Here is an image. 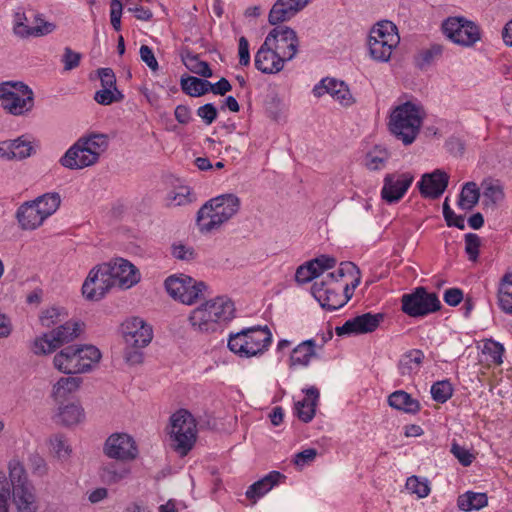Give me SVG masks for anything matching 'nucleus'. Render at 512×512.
Returning <instances> with one entry per match:
<instances>
[{
    "label": "nucleus",
    "instance_id": "nucleus-45",
    "mask_svg": "<svg viewBox=\"0 0 512 512\" xmlns=\"http://www.w3.org/2000/svg\"><path fill=\"white\" fill-rule=\"evenodd\" d=\"M130 470L119 463H108L101 468V479L107 484H115L124 479Z\"/></svg>",
    "mask_w": 512,
    "mask_h": 512
},
{
    "label": "nucleus",
    "instance_id": "nucleus-57",
    "mask_svg": "<svg viewBox=\"0 0 512 512\" xmlns=\"http://www.w3.org/2000/svg\"><path fill=\"white\" fill-rule=\"evenodd\" d=\"M62 310L57 307H50L44 310L40 316V322L44 327H51L61 320Z\"/></svg>",
    "mask_w": 512,
    "mask_h": 512
},
{
    "label": "nucleus",
    "instance_id": "nucleus-2",
    "mask_svg": "<svg viewBox=\"0 0 512 512\" xmlns=\"http://www.w3.org/2000/svg\"><path fill=\"white\" fill-rule=\"evenodd\" d=\"M10 497L17 512H38L36 488L23 463L14 458L8 462Z\"/></svg>",
    "mask_w": 512,
    "mask_h": 512
},
{
    "label": "nucleus",
    "instance_id": "nucleus-5",
    "mask_svg": "<svg viewBox=\"0 0 512 512\" xmlns=\"http://www.w3.org/2000/svg\"><path fill=\"white\" fill-rule=\"evenodd\" d=\"M272 342V333L267 326L245 328L228 339V348L242 358H251L266 352Z\"/></svg>",
    "mask_w": 512,
    "mask_h": 512
},
{
    "label": "nucleus",
    "instance_id": "nucleus-31",
    "mask_svg": "<svg viewBox=\"0 0 512 512\" xmlns=\"http://www.w3.org/2000/svg\"><path fill=\"white\" fill-rule=\"evenodd\" d=\"M324 282L320 284L315 283L313 286L314 296L319 301L320 305L330 311H335L341 308L345 301L333 289L325 288Z\"/></svg>",
    "mask_w": 512,
    "mask_h": 512
},
{
    "label": "nucleus",
    "instance_id": "nucleus-17",
    "mask_svg": "<svg viewBox=\"0 0 512 512\" xmlns=\"http://www.w3.org/2000/svg\"><path fill=\"white\" fill-rule=\"evenodd\" d=\"M122 332L125 344L136 348L146 347L153 338L152 327L139 317L126 320Z\"/></svg>",
    "mask_w": 512,
    "mask_h": 512
},
{
    "label": "nucleus",
    "instance_id": "nucleus-47",
    "mask_svg": "<svg viewBox=\"0 0 512 512\" xmlns=\"http://www.w3.org/2000/svg\"><path fill=\"white\" fill-rule=\"evenodd\" d=\"M193 201L190 188L187 186H180L171 191L166 197L168 206H182L187 205Z\"/></svg>",
    "mask_w": 512,
    "mask_h": 512
},
{
    "label": "nucleus",
    "instance_id": "nucleus-32",
    "mask_svg": "<svg viewBox=\"0 0 512 512\" xmlns=\"http://www.w3.org/2000/svg\"><path fill=\"white\" fill-rule=\"evenodd\" d=\"M306 397L295 404L297 416L303 422H310L315 415V408L319 400V390L310 387L305 390Z\"/></svg>",
    "mask_w": 512,
    "mask_h": 512
},
{
    "label": "nucleus",
    "instance_id": "nucleus-1",
    "mask_svg": "<svg viewBox=\"0 0 512 512\" xmlns=\"http://www.w3.org/2000/svg\"><path fill=\"white\" fill-rule=\"evenodd\" d=\"M240 209V199L235 194H223L207 201L197 213V225L202 233L218 230Z\"/></svg>",
    "mask_w": 512,
    "mask_h": 512
},
{
    "label": "nucleus",
    "instance_id": "nucleus-48",
    "mask_svg": "<svg viewBox=\"0 0 512 512\" xmlns=\"http://www.w3.org/2000/svg\"><path fill=\"white\" fill-rule=\"evenodd\" d=\"M406 489L419 498L427 497L430 493L428 481L417 476H411L407 479Z\"/></svg>",
    "mask_w": 512,
    "mask_h": 512
},
{
    "label": "nucleus",
    "instance_id": "nucleus-35",
    "mask_svg": "<svg viewBox=\"0 0 512 512\" xmlns=\"http://www.w3.org/2000/svg\"><path fill=\"white\" fill-rule=\"evenodd\" d=\"M315 341L309 339L296 346L290 356L291 366H307L310 360L316 356Z\"/></svg>",
    "mask_w": 512,
    "mask_h": 512
},
{
    "label": "nucleus",
    "instance_id": "nucleus-55",
    "mask_svg": "<svg viewBox=\"0 0 512 512\" xmlns=\"http://www.w3.org/2000/svg\"><path fill=\"white\" fill-rule=\"evenodd\" d=\"M481 241L477 234L468 233L465 235V251L469 260L476 261L479 255Z\"/></svg>",
    "mask_w": 512,
    "mask_h": 512
},
{
    "label": "nucleus",
    "instance_id": "nucleus-16",
    "mask_svg": "<svg viewBox=\"0 0 512 512\" xmlns=\"http://www.w3.org/2000/svg\"><path fill=\"white\" fill-rule=\"evenodd\" d=\"M414 181V175L411 172H392L387 173L383 179L381 189V198L388 204L398 203L406 194Z\"/></svg>",
    "mask_w": 512,
    "mask_h": 512
},
{
    "label": "nucleus",
    "instance_id": "nucleus-26",
    "mask_svg": "<svg viewBox=\"0 0 512 512\" xmlns=\"http://www.w3.org/2000/svg\"><path fill=\"white\" fill-rule=\"evenodd\" d=\"M27 17L24 13H16L13 23V33L22 39L40 37L54 31L55 25L50 22H42L40 25L30 27L26 24Z\"/></svg>",
    "mask_w": 512,
    "mask_h": 512
},
{
    "label": "nucleus",
    "instance_id": "nucleus-60",
    "mask_svg": "<svg viewBox=\"0 0 512 512\" xmlns=\"http://www.w3.org/2000/svg\"><path fill=\"white\" fill-rule=\"evenodd\" d=\"M172 255L178 259L183 261L193 260L195 257V251L193 248L185 246L184 244L177 243L173 244L171 247Z\"/></svg>",
    "mask_w": 512,
    "mask_h": 512
},
{
    "label": "nucleus",
    "instance_id": "nucleus-12",
    "mask_svg": "<svg viewBox=\"0 0 512 512\" xmlns=\"http://www.w3.org/2000/svg\"><path fill=\"white\" fill-rule=\"evenodd\" d=\"M444 34L453 43L462 46H472L480 40L478 26L464 17H449L442 24Z\"/></svg>",
    "mask_w": 512,
    "mask_h": 512
},
{
    "label": "nucleus",
    "instance_id": "nucleus-42",
    "mask_svg": "<svg viewBox=\"0 0 512 512\" xmlns=\"http://www.w3.org/2000/svg\"><path fill=\"white\" fill-rule=\"evenodd\" d=\"M80 363L84 365L82 373L92 370L93 366L101 359L100 350L93 345H76Z\"/></svg>",
    "mask_w": 512,
    "mask_h": 512
},
{
    "label": "nucleus",
    "instance_id": "nucleus-25",
    "mask_svg": "<svg viewBox=\"0 0 512 512\" xmlns=\"http://www.w3.org/2000/svg\"><path fill=\"white\" fill-rule=\"evenodd\" d=\"M78 356L76 345L68 346L54 356V367L65 374L82 373L84 365L80 363Z\"/></svg>",
    "mask_w": 512,
    "mask_h": 512
},
{
    "label": "nucleus",
    "instance_id": "nucleus-11",
    "mask_svg": "<svg viewBox=\"0 0 512 512\" xmlns=\"http://www.w3.org/2000/svg\"><path fill=\"white\" fill-rule=\"evenodd\" d=\"M402 311L410 317H421L440 309L441 303L435 293L417 287L412 293L402 296Z\"/></svg>",
    "mask_w": 512,
    "mask_h": 512
},
{
    "label": "nucleus",
    "instance_id": "nucleus-33",
    "mask_svg": "<svg viewBox=\"0 0 512 512\" xmlns=\"http://www.w3.org/2000/svg\"><path fill=\"white\" fill-rule=\"evenodd\" d=\"M425 356L421 350L413 349L406 352L399 360L398 371L403 377H411L418 373Z\"/></svg>",
    "mask_w": 512,
    "mask_h": 512
},
{
    "label": "nucleus",
    "instance_id": "nucleus-23",
    "mask_svg": "<svg viewBox=\"0 0 512 512\" xmlns=\"http://www.w3.org/2000/svg\"><path fill=\"white\" fill-rule=\"evenodd\" d=\"M285 60L264 40L254 59L255 67L265 74H276L284 68Z\"/></svg>",
    "mask_w": 512,
    "mask_h": 512
},
{
    "label": "nucleus",
    "instance_id": "nucleus-40",
    "mask_svg": "<svg viewBox=\"0 0 512 512\" xmlns=\"http://www.w3.org/2000/svg\"><path fill=\"white\" fill-rule=\"evenodd\" d=\"M390 152L382 146H374L365 156V166L370 171H377L386 166Z\"/></svg>",
    "mask_w": 512,
    "mask_h": 512
},
{
    "label": "nucleus",
    "instance_id": "nucleus-13",
    "mask_svg": "<svg viewBox=\"0 0 512 512\" xmlns=\"http://www.w3.org/2000/svg\"><path fill=\"white\" fill-rule=\"evenodd\" d=\"M265 41L267 46H270L286 62L296 56L300 44L297 33L287 26L273 28L266 36Z\"/></svg>",
    "mask_w": 512,
    "mask_h": 512
},
{
    "label": "nucleus",
    "instance_id": "nucleus-7",
    "mask_svg": "<svg viewBox=\"0 0 512 512\" xmlns=\"http://www.w3.org/2000/svg\"><path fill=\"white\" fill-rule=\"evenodd\" d=\"M0 101L8 113L20 116L32 110L34 94L23 82H5L0 84Z\"/></svg>",
    "mask_w": 512,
    "mask_h": 512
},
{
    "label": "nucleus",
    "instance_id": "nucleus-61",
    "mask_svg": "<svg viewBox=\"0 0 512 512\" xmlns=\"http://www.w3.org/2000/svg\"><path fill=\"white\" fill-rule=\"evenodd\" d=\"M123 5L121 0H111L110 3V19L111 25L116 31L121 29V15Z\"/></svg>",
    "mask_w": 512,
    "mask_h": 512
},
{
    "label": "nucleus",
    "instance_id": "nucleus-20",
    "mask_svg": "<svg viewBox=\"0 0 512 512\" xmlns=\"http://www.w3.org/2000/svg\"><path fill=\"white\" fill-rule=\"evenodd\" d=\"M108 273L114 282V286L130 288L140 279L136 267L125 259H117L114 263H108Z\"/></svg>",
    "mask_w": 512,
    "mask_h": 512
},
{
    "label": "nucleus",
    "instance_id": "nucleus-34",
    "mask_svg": "<svg viewBox=\"0 0 512 512\" xmlns=\"http://www.w3.org/2000/svg\"><path fill=\"white\" fill-rule=\"evenodd\" d=\"M388 403L392 408L405 413L416 414L420 410L419 401L412 398L409 393L403 390H398L390 394Z\"/></svg>",
    "mask_w": 512,
    "mask_h": 512
},
{
    "label": "nucleus",
    "instance_id": "nucleus-21",
    "mask_svg": "<svg viewBox=\"0 0 512 512\" xmlns=\"http://www.w3.org/2000/svg\"><path fill=\"white\" fill-rule=\"evenodd\" d=\"M311 0H277L268 15L271 25L289 21L302 11Z\"/></svg>",
    "mask_w": 512,
    "mask_h": 512
},
{
    "label": "nucleus",
    "instance_id": "nucleus-49",
    "mask_svg": "<svg viewBox=\"0 0 512 512\" xmlns=\"http://www.w3.org/2000/svg\"><path fill=\"white\" fill-rule=\"evenodd\" d=\"M452 394L453 389L448 381H438L431 387L432 398L439 403H445Z\"/></svg>",
    "mask_w": 512,
    "mask_h": 512
},
{
    "label": "nucleus",
    "instance_id": "nucleus-27",
    "mask_svg": "<svg viewBox=\"0 0 512 512\" xmlns=\"http://www.w3.org/2000/svg\"><path fill=\"white\" fill-rule=\"evenodd\" d=\"M285 476L278 471H272L262 479L250 485L245 493L246 497L254 504L256 501L268 493Z\"/></svg>",
    "mask_w": 512,
    "mask_h": 512
},
{
    "label": "nucleus",
    "instance_id": "nucleus-14",
    "mask_svg": "<svg viewBox=\"0 0 512 512\" xmlns=\"http://www.w3.org/2000/svg\"><path fill=\"white\" fill-rule=\"evenodd\" d=\"M108 270V265L102 264L89 272L82 286V294L86 299L98 301L105 296L110 288L114 287Z\"/></svg>",
    "mask_w": 512,
    "mask_h": 512
},
{
    "label": "nucleus",
    "instance_id": "nucleus-29",
    "mask_svg": "<svg viewBox=\"0 0 512 512\" xmlns=\"http://www.w3.org/2000/svg\"><path fill=\"white\" fill-rule=\"evenodd\" d=\"M82 379L79 377H61L52 387L51 397L59 404L66 401L69 396L80 388Z\"/></svg>",
    "mask_w": 512,
    "mask_h": 512
},
{
    "label": "nucleus",
    "instance_id": "nucleus-51",
    "mask_svg": "<svg viewBox=\"0 0 512 512\" xmlns=\"http://www.w3.org/2000/svg\"><path fill=\"white\" fill-rule=\"evenodd\" d=\"M482 352L489 355L492 362L497 365H500L503 362L502 356L504 353V347L499 342H496L492 339L484 340Z\"/></svg>",
    "mask_w": 512,
    "mask_h": 512
},
{
    "label": "nucleus",
    "instance_id": "nucleus-63",
    "mask_svg": "<svg viewBox=\"0 0 512 512\" xmlns=\"http://www.w3.org/2000/svg\"><path fill=\"white\" fill-rule=\"evenodd\" d=\"M80 60H81V54L80 53L74 52L69 47L65 48L63 59H62V61L64 63V70L65 71H70V70L78 67V65L80 63Z\"/></svg>",
    "mask_w": 512,
    "mask_h": 512
},
{
    "label": "nucleus",
    "instance_id": "nucleus-36",
    "mask_svg": "<svg viewBox=\"0 0 512 512\" xmlns=\"http://www.w3.org/2000/svg\"><path fill=\"white\" fill-rule=\"evenodd\" d=\"M326 85L327 93H329L340 105L348 107L355 102V98L353 97L349 87L343 81L330 79L327 81Z\"/></svg>",
    "mask_w": 512,
    "mask_h": 512
},
{
    "label": "nucleus",
    "instance_id": "nucleus-44",
    "mask_svg": "<svg viewBox=\"0 0 512 512\" xmlns=\"http://www.w3.org/2000/svg\"><path fill=\"white\" fill-rule=\"evenodd\" d=\"M182 61L185 67L194 74L209 78L213 75L209 64L199 59L197 54L186 52L182 56Z\"/></svg>",
    "mask_w": 512,
    "mask_h": 512
},
{
    "label": "nucleus",
    "instance_id": "nucleus-28",
    "mask_svg": "<svg viewBox=\"0 0 512 512\" xmlns=\"http://www.w3.org/2000/svg\"><path fill=\"white\" fill-rule=\"evenodd\" d=\"M481 189L483 204L486 207L495 208L503 202L505 198L504 186L497 179L485 178L481 182Z\"/></svg>",
    "mask_w": 512,
    "mask_h": 512
},
{
    "label": "nucleus",
    "instance_id": "nucleus-58",
    "mask_svg": "<svg viewBox=\"0 0 512 512\" xmlns=\"http://www.w3.org/2000/svg\"><path fill=\"white\" fill-rule=\"evenodd\" d=\"M451 453L463 466H469L475 459V456L468 449L460 446L456 442L451 446Z\"/></svg>",
    "mask_w": 512,
    "mask_h": 512
},
{
    "label": "nucleus",
    "instance_id": "nucleus-24",
    "mask_svg": "<svg viewBox=\"0 0 512 512\" xmlns=\"http://www.w3.org/2000/svg\"><path fill=\"white\" fill-rule=\"evenodd\" d=\"M16 218L23 230H35L47 219L33 200L23 203L17 209Z\"/></svg>",
    "mask_w": 512,
    "mask_h": 512
},
{
    "label": "nucleus",
    "instance_id": "nucleus-59",
    "mask_svg": "<svg viewBox=\"0 0 512 512\" xmlns=\"http://www.w3.org/2000/svg\"><path fill=\"white\" fill-rule=\"evenodd\" d=\"M358 273V267L350 261L342 262L339 268L335 272H331L328 274V277L331 279L338 281L339 279L347 276Z\"/></svg>",
    "mask_w": 512,
    "mask_h": 512
},
{
    "label": "nucleus",
    "instance_id": "nucleus-64",
    "mask_svg": "<svg viewBox=\"0 0 512 512\" xmlns=\"http://www.w3.org/2000/svg\"><path fill=\"white\" fill-rule=\"evenodd\" d=\"M442 54V46L439 44H433L430 48L423 50L420 53V66L429 65L435 58H438Z\"/></svg>",
    "mask_w": 512,
    "mask_h": 512
},
{
    "label": "nucleus",
    "instance_id": "nucleus-38",
    "mask_svg": "<svg viewBox=\"0 0 512 512\" xmlns=\"http://www.w3.org/2000/svg\"><path fill=\"white\" fill-rule=\"evenodd\" d=\"M498 302L504 312L512 314V272L505 273L500 280Z\"/></svg>",
    "mask_w": 512,
    "mask_h": 512
},
{
    "label": "nucleus",
    "instance_id": "nucleus-43",
    "mask_svg": "<svg viewBox=\"0 0 512 512\" xmlns=\"http://www.w3.org/2000/svg\"><path fill=\"white\" fill-rule=\"evenodd\" d=\"M181 89L192 97H200L208 93L209 81L194 76L182 77L180 81Z\"/></svg>",
    "mask_w": 512,
    "mask_h": 512
},
{
    "label": "nucleus",
    "instance_id": "nucleus-8",
    "mask_svg": "<svg viewBox=\"0 0 512 512\" xmlns=\"http://www.w3.org/2000/svg\"><path fill=\"white\" fill-rule=\"evenodd\" d=\"M196 422L192 414L181 409L171 416L172 447L181 456H185L192 449L196 441Z\"/></svg>",
    "mask_w": 512,
    "mask_h": 512
},
{
    "label": "nucleus",
    "instance_id": "nucleus-62",
    "mask_svg": "<svg viewBox=\"0 0 512 512\" xmlns=\"http://www.w3.org/2000/svg\"><path fill=\"white\" fill-rule=\"evenodd\" d=\"M217 115V109L211 103H207L197 109V116L200 117L207 125L212 124L216 120Z\"/></svg>",
    "mask_w": 512,
    "mask_h": 512
},
{
    "label": "nucleus",
    "instance_id": "nucleus-46",
    "mask_svg": "<svg viewBox=\"0 0 512 512\" xmlns=\"http://www.w3.org/2000/svg\"><path fill=\"white\" fill-rule=\"evenodd\" d=\"M42 211V214L45 215L46 218L53 215L60 206L61 198L60 195L56 192L46 193L42 196L37 197L35 200Z\"/></svg>",
    "mask_w": 512,
    "mask_h": 512
},
{
    "label": "nucleus",
    "instance_id": "nucleus-39",
    "mask_svg": "<svg viewBox=\"0 0 512 512\" xmlns=\"http://www.w3.org/2000/svg\"><path fill=\"white\" fill-rule=\"evenodd\" d=\"M77 141L87 150L91 151L92 154L95 153L96 161L98 162L100 155L107 149L108 147V137L105 134L101 133H93L89 136H83L79 138Z\"/></svg>",
    "mask_w": 512,
    "mask_h": 512
},
{
    "label": "nucleus",
    "instance_id": "nucleus-53",
    "mask_svg": "<svg viewBox=\"0 0 512 512\" xmlns=\"http://www.w3.org/2000/svg\"><path fill=\"white\" fill-rule=\"evenodd\" d=\"M316 277H318V274L312 261L299 266L295 273L296 281L301 284L308 283Z\"/></svg>",
    "mask_w": 512,
    "mask_h": 512
},
{
    "label": "nucleus",
    "instance_id": "nucleus-50",
    "mask_svg": "<svg viewBox=\"0 0 512 512\" xmlns=\"http://www.w3.org/2000/svg\"><path fill=\"white\" fill-rule=\"evenodd\" d=\"M124 98L118 89L102 88L94 95V100L101 105H110L114 102H120Z\"/></svg>",
    "mask_w": 512,
    "mask_h": 512
},
{
    "label": "nucleus",
    "instance_id": "nucleus-56",
    "mask_svg": "<svg viewBox=\"0 0 512 512\" xmlns=\"http://www.w3.org/2000/svg\"><path fill=\"white\" fill-rule=\"evenodd\" d=\"M11 143L14 144L12 145L13 160H22L31 155L32 146L30 143L23 141L20 138L11 140Z\"/></svg>",
    "mask_w": 512,
    "mask_h": 512
},
{
    "label": "nucleus",
    "instance_id": "nucleus-18",
    "mask_svg": "<svg viewBox=\"0 0 512 512\" xmlns=\"http://www.w3.org/2000/svg\"><path fill=\"white\" fill-rule=\"evenodd\" d=\"M382 313L371 314L364 313L352 319L347 320L342 326L335 328L338 336L360 335L375 331L383 321Z\"/></svg>",
    "mask_w": 512,
    "mask_h": 512
},
{
    "label": "nucleus",
    "instance_id": "nucleus-6",
    "mask_svg": "<svg viewBox=\"0 0 512 512\" xmlns=\"http://www.w3.org/2000/svg\"><path fill=\"white\" fill-rule=\"evenodd\" d=\"M397 27L391 21H381L370 31L369 51L373 59L387 62L393 49L399 44Z\"/></svg>",
    "mask_w": 512,
    "mask_h": 512
},
{
    "label": "nucleus",
    "instance_id": "nucleus-19",
    "mask_svg": "<svg viewBox=\"0 0 512 512\" xmlns=\"http://www.w3.org/2000/svg\"><path fill=\"white\" fill-rule=\"evenodd\" d=\"M448 183L449 175L441 169H436L422 175L418 182V189L422 197L437 199L444 193Z\"/></svg>",
    "mask_w": 512,
    "mask_h": 512
},
{
    "label": "nucleus",
    "instance_id": "nucleus-22",
    "mask_svg": "<svg viewBox=\"0 0 512 512\" xmlns=\"http://www.w3.org/2000/svg\"><path fill=\"white\" fill-rule=\"evenodd\" d=\"M60 163L68 169H83L97 163L95 153L87 151L79 141H76L61 157Z\"/></svg>",
    "mask_w": 512,
    "mask_h": 512
},
{
    "label": "nucleus",
    "instance_id": "nucleus-9",
    "mask_svg": "<svg viewBox=\"0 0 512 512\" xmlns=\"http://www.w3.org/2000/svg\"><path fill=\"white\" fill-rule=\"evenodd\" d=\"M83 330L80 322L67 321L56 329L37 337L32 346L35 355H46L76 339Z\"/></svg>",
    "mask_w": 512,
    "mask_h": 512
},
{
    "label": "nucleus",
    "instance_id": "nucleus-54",
    "mask_svg": "<svg viewBox=\"0 0 512 512\" xmlns=\"http://www.w3.org/2000/svg\"><path fill=\"white\" fill-rule=\"evenodd\" d=\"M10 485L4 471L0 470V512H9Z\"/></svg>",
    "mask_w": 512,
    "mask_h": 512
},
{
    "label": "nucleus",
    "instance_id": "nucleus-15",
    "mask_svg": "<svg viewBox=\"0 0 512 512\" xmlns=\"http://www.w3.org/2000/svg\"><path fill=\"white\" fill-rule=\"evenodd\" d=\"M104 454L121 462L132 461L138 456V448L134 439L126 433L110 435L104 444Z\"/></svg>",
    "mask_w": 512,
    "mask_h": 512
},
{
    "label": "nucleus",
    "instance_id": "nucleus-3",
    "mask_svg": "<svg viewBox=\"0 0 512 512\" xmlns=\"http://www.w3.org/2000/svg\"><path fill=\"white\" fill-rule=\"evenodd\" d=\"M425 111L421 105L407 101L396 106L389 117V130L404 145L412 144L422 126Z\"/></svg>",
    "mask_w": 512,
    "mask_h": 512
},
{
    "label": "nucleus",
    "instance_id": "nucleus-30",
    "mask_svg": "<svg viewBox=\"0 0 512 512\" xmlns=\"http://www.w3.org/2000/svg\"><path fill=\"white\" fill-rule=\"evenodd\" d=\"M84 417V410L79 404L68 403L63 405L62 403L54 415V420L63 426H72L82 422Z\"/></svg>",
    "mask_w": 512,
    "mask_h": 512
},
{
    "label": "nucleus",
    "instance_id": "nucleus-52",
    "mask_svg": "<svg viewBox=\"0 0 512 512\" xmlns=\"http://www.w3.org/2000/svg\"><path fill=\"white\" fill-rule=\"evenodd\" d=\"M52 451L61 459L66 460L71 454V448L62 435H55L50 439Z\"/></svg>",
    "mask_w": 512,
    "mask_h": 512
},
{
    "label": "nucleus",
    "instance_id": "nucleus-37",
    "mask_svg": "<svg viewBox=\"0 0 512 512\" xmlns=\"http://www.w3.org/2000/svg\"><path fill=\"white\" fill-rule=\"evenodd\" d=\"M480 196V188L476 182H466L460 192L457 205L462 210H472L478 204Z\"/></svg>",
    "mask_w": 512,
    "mask_h": 512
},
{
    "label": "nucleus",
    "instance_id": "nucleus-4",
    "mask_svg": "<svg viewBox=\"0 0 512 512\" xmlns=\"http://www.w3.org/2000/svg\"><path fill=\"white\" fill-rule=\"evenodd\" d=\"M234 303L226 296H219L194 309L189 322L192 328L198 332H212L218 324L227 322L234 317Z\"/></svg>",
    "mask_w": 512,
    "mask_h": 512
},
{
    "label": "nucleus",
    "instance_id": "nucleus-10",
    "mask_svg": "<svg viewBox=\"0 0 512 512\" xmlns=\"http://www.w3.org/2000/svg\"><path fill=\"white\" fill-rule=\"evenodd\" d=\"M168 294L175 300L186 305H192L203 295L207 286L202 281H196L190 276H170L165 280Z\"/></svg>",
    "mask_w": 512,
    "mask_h": 512
},
{
    "label": "nucleus",
    "instance_id": "nucleus-41",
    "mask_svg": "<svg viewBox=\"0 0 512 512\" xmlns=\"http://www.w3.org/2000/svg\"><path fill=\"white\" fill-rule=\"evenodd\" d=\"M458 507L463 511L479 510L488 504V497L485 493L468 491L458 497Z\"/></svg>",
    "mask_w": 512,
    "mask_h": 512
}]
</instances>
